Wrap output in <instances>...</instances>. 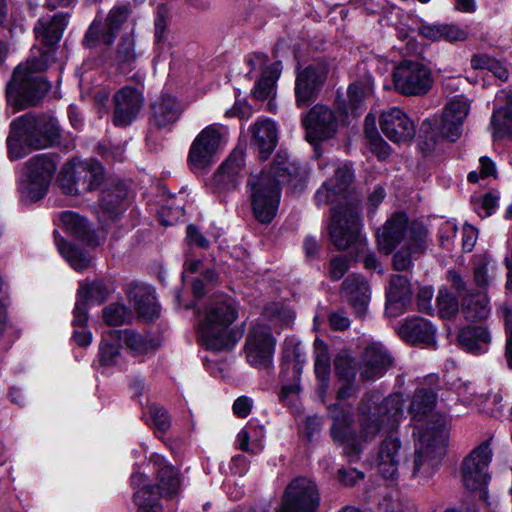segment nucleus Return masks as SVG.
<instances>
[{"label":"nucleus","mask_w":512,"mask_h":512,"mask_svg":"<svg viewBox=\"0 0 512 512\" xmlns=\"http://www.w3.org/2000/svg\"><path fill=\"white\" fill-rule=\"evenodd\" d=\"M227 128L219 124L206 126L193 140L189 151V164L194 172L210 167L227 135Z\"/></svg>","instance_id":"nucleus-13"},{"label":"nucleus","mask_w":512,"mask_h":512,"mask_svg":"<svg viewBox=\"0 0 512 512\" xmlns=\"http://www.w3.org/2000/svg\"><path fill=\"white\" fill-rule=\"evenodd\" d=\"M398 333L403 340L412 344L430 346L435 342V329L428 320L423 318L406 319Z\"/></svg>","instance_id":"nucleus-29"},{"label":"nucleus","mask_w":512,"mask_h":512,"mask_svg":"<svg viewBox=\"0 0 512 512\" xmlns=\"http://www.w3.org/2000/svg\"><path fill=\"white\" fill-rule=\"evenodd\" d=\"M127 295L130 304L140 317L145 320H152L158 316L159 306L150 286L131 284Z\"/></svg>","instance_id":"nucleus-26"},{"label":"nucleus","mask_w":512,"mask_h":512,"mask_svg":"<svg viewBox=\"0 0 512 512\" xmlns=\"http://www.w3.org/2000/svg\"><path fill=\"white\" fill-rule=\"evenodd\" d=\"M349 269V260L344 256L334 257L330 261L329 276L333 280H339Z\"/></svg>","instance_id":"nucleus-54"},{"label":"nucleus","mask_w":512,"mask_h":512,"mask_svg":"<svg viewBox=\"0 0 512 512\" xmlns=\"http://www.w3.org/2000/svg\"><path fill=\"white\" fill-rule=\"evenodd\" d=\"M457 233V226L452 221L444 222L439 230L441 245L445 248H450V245Z\"/></svg>","instance_id":"nucleus-56"},{"label":"nucleus","mask_w":512,"mask_h":512,"mask_svg":"<svg viewBox=\"0 0 512 512\" xmlns=\"http://www.w3.org/2000/svg\"><path fill=\"white\" fill-rule=\"evenodd\" d=\"M113 100V123L119 127L130 125L137 118L144 102L142 93L131 86L118 90Z\"/></svg>","instance_id":"nucleus-22"},{"label":"nucleus","mask_w":512,"mask_h":512,"mask_svg":"<svg viewBox=\"0 0 512 512\" xmlns=\"http://www.w3.org/2000/svg\"><path fill=\"white\" fill-rule=\"evenodd\" d=\"M405 459V450L398 437L391 434L381 441L371 458V465L385 479H396Z\"/></svg>","instance_id":"nucleus-17"},{"label":"nucleus","mask_w":512,"mask_h":512,"mask_svg":"<svg viewBox=\"0 0 512 512\" xmlns=\"http://www.w3.org/2000/svg\"><path fill=\"white\" fill-rule=\"evenodd\" d=\"M370 149L373 153H375L380 159H385L390 154V146L384 141L380 136L370 139Z\"/></svg>","instance_id":"nucleus-62"},{"label":"nucleus","mask_w":512,"mask_h":512,"mask_svg":"<svg viewBox=\"0 0 512 512\" xmlns=\"http://www.w3.org/2000/svg\"><path fill=\"white\" fill-rule=\"evenodd\" d=\"M237 316V306L231 299L211 302L197 328L201 345L213 351L231 349L238 340V334L231 328Z\"/></svg>","instance_id":"nucleus-8"},{"label":"nucleus","mask_w":512,"mask_h":512,"mask_svg":"<svg viewBox=\"0 0 512 512\" xmlns=\"http://www.w3.org/2000/svg\"><path fill=\"white\" fill-rule=\"evenodd\" d=\"M151 110V122L158 128L173 125L183 113L181 103L169 93H162L157 97L151 104Z\"/></svg>","instance_id":"nucleus-24"},{"label":"nucleus","mask_w":512,"mask_h":512,"mask_svg":"<svg viewBox=\"0 0 512 512\" xmlns=\"http://www.w3.org/2000/svg\"><path fill=\"white\" fill-rule=\"evenodd\" d=\"M491 336L483 326H467L458 334L459 345L471 354H483L488 351Z\"/></svg>","instance_id":"nucleus-31"},{"label":"nucleus","mask_w":512,"mask_h":512,"mask_svg":"<svg viewBox=\"0 0 512 512\" xmlns=\"http://www.w3.org/2000/svg\"><path fill=\"white\" fill-rule=\"evenodd\" d=\"M129 16V8L126 5H119L113 7L103 27L94 21L89 30L87 31L84 43L87 47H92L96 42H101L106 45L113 43L116 33L121 25L127 20Z\"/></svg>","instance_id":"nucleus-21"},{"label":"nucleus","mask_w":512,"mask_h":512,"mask_svg":"<svg viewBox=\"0 0 512 512\" xmlns=\"http://www.w3.org/2000/svg\"><path fill=\"white\" fill-rule=\"evenodd\" d=\"M343 292L358 316H363L370 301V287L359 275H350L343 282Z\"/></svg>","instance_id":"nucleus-30"},{"label":"nucleus","mask_w":512,"mask_h":512,"mask_svg":"<svg viewBox=\"0 0 512 512\" xmlns=\"http://www.w3.org/2000/svg\"><path fill=\"white\" fill-rule=\"evenodd\" d=\"M150 418L154 427L161 432H165L170 427V418L162 407H151Z\"/></svg>","instance_id":"nucleus-53"},{"label":"nucleus","mask_w":512,"mask_h":512,"mask_svg":"<svg viewBox=\"0 0 512 512\" xmlns=\"http://www.w3.org/2000/svg\"><path fill=\"white\" fill-rule=\"evenodd\" d=\"M281 73L279 63L265 67L262 70L261 78L256 82L253 95L258 100H264L275 95V85Z\"/></svg>","instance_id":"nucleus-38"},{"label":"nucleus","mask_w":512,"mask_h":512,"mask_svg":"<svg viewBox=\"0 0 512 512\" xmlns=\"http://www.w3.org/2000/svg\"><path fill=\"white\" fill-rule=\"evenodd\" d=\"M186 239L190 245L200 248L208 247V240L199 232L196 226L190 224L186 229Z\"/></svg>","instance_id":"nucleus-59"},{"label":"nucleus","mask_w":512,"mask_h":512,"mask_svg":"<svg viewBox=\"0 0 512 512\" xmlns=\"http://www.w3.org/2000/svg\"><path fill=\"white\" fill-rule=\"evenodd\" d=\"M131 484L137 488L134 493V502L138 506V512H163L162 507L156 501L154 488L142 473H134L131 476Z\"/></svg>","instance_id":"nucleus-32"},{"label":"nucleus","mask_w":512,"mask_h":512,"mask_svg":"<svg viewBox=\"0 0 512 512\" xmlns=\"http://www.w3.org/2000/svg\"><path fill=\"white\" fill-rule=\"evenodd\" d=\"M377 244L381 252L389 255L396 247L393 256L395 270L404 271L412 266L413 259L424 253L427 247V230L417 222H409L404 213L391 215L378 229Z\"/></svg>","instance_id":"nucleus-6"},{"label":"nucleus","mask_w":512,"mask_h":512,"mask_svg":"<svg viewBox=\"0 0 512 512\" xmlns=\"http://www.w3.org/2000/svg\"><path fill=\"white\" fill-rule=\"evenodd\" d=\"M264 316L271 320V325L263 322L255 324L250 329L245 343L247 362L258 369L269 368L273 364L276 339L271 330L288 326L294 319L293 312L280 304L266 307Z\"/></svg>","instance_id":"nucleus-9"},{"label":"nucleus","mask_w":512,"mask_h":512,"mask_svg":"<svg viewBox=\"0 0 512 512\" xmlns=\"http://www.w3.org/2000/svg\"><path fill=\"white\" fill-rule=\"evenodd\" d=\"M104 180L103 166L94 159H74L61 169L58 182L65 194L78 195L97 189Z\"/></svg>","instance_id":"nucleus-10"},{"label":"nucleus","mask_w":512,"mask_h":512,"mask_svg":"<svg viewBox=\"0 0 512 512\" xmlns=\"http://www.w3.org/2000/svg\"><path fill=\"white\" fill-rule=\"evenodd\" d=\"M327 74L328 66L324 62L310 64L298 71L294 89L298 107H306L315 100L324 86Z\"/></svg>","instance_id":"nucleus-16"},{"label":"nucleus","mask_w":512,"mask_h":512,"mask_svg":"<svg viewBox=\"0 0 512 512\" xmlns=\"http://www.w3.org/2000/svg\"><path fill=\"white\" fill-rule=\"evenodd\" d=\"M478 232L477 230L471 226L466 225L463 227L462 231V247L465 252L472 251L476 240H477Z\"/></svg>","instance_id":"nucleus-61"},{"label":"nucleus","mask_w":512,"mask_h":512,"mask_svg":"<svg viewBox=\"0 0 512 512\" xmlns=\"http://www.w3.org/2000/svg\"><path fill=\"white\" fill-rule=\"evenodd\" d=\"M339 477L345 485H354L364 478V474L356 469H348L340 470Z\"/></svg>","instance_id":"nucleus-64"},{"label":"nucleus","mask_w":512,"mask_h":512,"mask_svg":"<svg viewBox=\"0 0 512 512\" xmlns=\"http://www.w3.org/2000/svg\"><path fill=\"white\" fill-rule=\"evenodd\" d=\"M112 340L124 342L126 347L136 356L147 354L155 349V344L148 336L133 330H109Z\"/></svg>","instance_id":"nucleus-35"},{"label":"nucleus","mask_w":512,"mask_h":512,"mask_svg":"<svg viewBox=\"0 0 512 512\" xmlns=\"http://www.w3.org/2000/svg\"><path fill=\"white\" fill-rule=\"evenodd\" d=\"M470 100L458 95L447 102L438 127L440 134L450 140L455 141L462 133V127L470 111Z\"/></svg>","instance_id":"nucleus-20"},{"label":"nucleus","mask_w":512,"mask_h":512,"mask_svg":"<svg viewBox=\"0 0 512 512\" xmlns=\"http://www.w3.org/2000/svg\"><path fill=\"white\" fill-rule=\"evenodd\" d=\"M59 224L65 231L88 245L95 246L98 244V242L94 240V236L89 231L87 222L78 214L71 211L61 212L59 214Z\"/></svg>","instance_id":"nucleus-36"},{"label":"nucleus","mask_w":512,"mask_h":512,"mask_svg":"<svg viewBox=\"0 0 512 512\" xmlns=\"http://www.w3.org/2000/svg\"><path fill=\"white\" fill-rule=\"evenodd\" d=\"M467 38L465 30L453 24H443L442 27V40L447 41H463Z\"/></svg>","instance_id":"nucleus-57"},{"label":"nucleus","mask_w":512,"mask_h":512,"mask_svg":"<svg viewBox=\"0 0 512 512\" xmlns=\"http://www.w3.org/2000/svg\"><path fill=\"white\" fill-rule=\"evenodd\" d=\"M498 197L492 193L485 194L475 209L480 217L485 218L492 215L497 207Z\"/></svg>","instance_id":"nucleus-52"},{"label":"nucleus","mask_w":512,"mask_h":512,"mask_svg":"<svg viewBox=\"0 0 512 512\" xmlns=\"http://www.w3.org/2000/svg\"><path fill=\"white\" fill-rule=\"evenodd\" d=\"M60 136L57 121L52 117L23 115L11 122L7 138L9 157L17 160L24 157L30 148H46Z\"/></svg>","instance_id":"nucleus-7"},{"label":"nucleus","mask_w":512,"mask_h":512,"mask_svg":"<svg viewBox=\"0 0 512 512\" xmlns=\"http://www.w3.org/2000/svg\"><path fill=\"white\" fill-rule=\"evenodd\" d=\"M252 145L262 159H266L275 149L278 141L276 123L270 119H260L251 127Z\"/></svg>","instance_id":"nucleus-27"},{"label":"nucleus","mask_w":512,"mask_h":512,"mask_svg":"<svg viewBox=\"0 0 512 512\" xmlns=\"http://www.w3.org/2000/svg\"><path fill=\"white\" fill-rule=\"evenodd\" d=\"M502 313L507 331L506 359L508 366L512 369V308H502Z\"/></svg>","instance_id":"nucleus-55"},{"label":"nucleus","mask_w":512,"mask_h":512,"mask_svg":"<svg viewBox=\"0 0 512 512\" xmlns=\"http://www.w3.org/2000/svg\"><path fill=\"white\" fill-rule=\"evenodd\" d=\"M306 129V139L316 143L333 137L338 127L334 112L323 105L314 106L303 118Z\"/></svg>","instance_id":"nucleus-18"},{"label":"nucleus","mask_w":512,"mask_h":512,"mask_svg":"<svg viewBox=\"0 0 512 512\" xmlns=\"http://www.w3.org/2000/svg\"><path fill=\"white\" fill-rule=\"evenodd\" d=\"M471 65L474 69H486L493 73L498 79L505 81L508 79V70L499 61L487 56L476 55L471 59Z\"/></svg>","instance_id":"nucleus-46"},{"label":"nucleus","mask_w":512,"mask_h":512,"mask_svg":"<svg viewBox=\"0 0 512 512\" xmlns=\"http://www.w3.org/2000/svg\"><path fill=\"white\" fill-rule=\"evenodd\" d=\"M68 23L67 15L57 13L51 18H41L34 27L36 38L47 48L33 51L25 63L19 64L7 84L6 95L9 104L17 110L36 104L49 90L42 72L53 57V46L62 37Z\"/></svg>","instance_id":"nucleus-1"},{"label":"nucleus","mask_w":512,"mask_h":512,"mask_svg":"<svg viewBox=\"0 0 512 512\" xmlns=\"http://www.w3.org/2000/svg\"><path fill=\"white\" fill-rule=\"evenodd\" d=\"M245 154L241 149H235L214 174L213 182L219 190L236 188L243 176Z\"/></svg>","instance_id":"nucleus-23"},{"label":"nucleus","mask_w":512,"mask_h":512,"mask_svg":"<svg viewBox=\"0 0 512 512\" xmlns=\"http://www.w3.org/2000/svg\"><path fill=\"white\" fill-rule=\"evenodd\" d=\"M315 347V363L314 371L318 380L317 392L319 397L323 400L329 388V375H330V355L327 345L320 339L314 342Z\"/></svg>","instance_id":"nucleus-34"},{"label":"nucleus","mask_w":512,"mask_h":512,"mask_svg":"<svg viewBox=\"0 0 512 512\" xmlns=\"http://www.w3.org/2000/svg\"><path fill=\"white\" fill-rule=\"evenodd\" d=\"M55 242L60 254L74 270L80 272L91 265L92 259L87 253H84L75 246L66 243L62 238H59L56 233Z\"/></svg>","instance_id":"nucleus-40"},{"label":"nucleus","mask_w":512,"mask_h":512,"mask_svg":"<svg viewBox=\"0 0 512 512\" xmlns=\"http://www.w3.org/2000/svg\"><path fill=\"white\" fill-rule=\"evenodd\" d=\"M493 265L486 258L480 259L474 267V282L481 288L485 289L493 280Z\"/></svg>","instance_id":"nucleus-48"},{"label":"nucleus","mask_w":512,"mask_h":512,"mask_svg":"<svg viewBox=\"0 0 512 512\" xmlns=\"http://www.w3.org/2000/svg\"><path fill=\"white\" fill-rule=\"evenodd\" d=\"M491 126L494 138L512 136V93L506 96L504 107L494 110Z\"/></svg>","instance_id":"nucleus-37"},{"label":"nucleus","mask_w":512,"mask_h":512,"mask_svg":"<svg viewBox=\"0 0 512 512\" xmlns=\"http://www.w3.org/2000/svg\"><path fill=\"white\" fill-rule=\"evenodd\" d=\"M436 302L438 313L442 318L449 319L458 311L456 298L445 289L439 291Z\"/></svg>","instance_id":"nucleus-47"},{"label":"nucleus","mask_w":512,"mask_h":512,"mask_svg":"<svg viewBox=\"0 0 512 512\" xmlns=\"http://www.w3.org/2000/svg\"><path fill=\"white\" fill-rule=\"evenodd\" d=\"M263 431L253 426H246L237 435V444L245 452L258 454L263 449Z\"/></svg>","instance_id":"nucleus-44"},{"label":"nucleus","mask_w":512,"mask_h":512,"mask_svg":"<svg viewBox=\"0 0 512 512\" xmlns=\"http://www.w3.org/2000/svg\"><path fill=\"white\" fill-rule=\"evenodd\" d=\"M442 27L443 24H429V23H421L418 27V31L424 37L438 41L442 40Z\"/></svg>","instance_id":"nucleus-58"},{"label":"nucleus","mask_w":512,"mask_h":512,"mask_svg":"<svg viewBox=\"0 0 512 512\" xmlns=\"http://www.w3.org/2000/svg\"><path fill=\"white\" fill-rule=\"evenodd\" d=\"M337 375L343 380L350 382L356 375L353 361L348 356H338L335 360Z\"/></svg>","instance_id":"nucleus-51"},{"label":"nucleus","mask_w":512,"mask_h":512,"mask_svg":"<svg viewBox=\"0 0 512 512\" xmlns=\"http://www.w3.org/2000/svg\"><path fill=\"white\" fill-rule=\"evenodd\" d=\"M120 342L112 340L109 331L105 332L99 346V363L103 367L118 365L121 359Z\"/></svg>","instance_id":"nucleus-45"},{"label":"nucleus","mask_w":512,"mask_h":512,"mask_svg":"<svg viewBox=\"0 0 512 512\" xmlns=\"http://www.w3.org/2000/svg\"><path fill=\"white\" fill-rule=\"evenodd\" d=\"M107 295V291L104 289L102 283L95 282L92 284L82 283L77 293V301L73 310V321L72 324L75 329L85 327L88 315H87V303L90 300L96 302H102Z\"/></svg>","instance_id":"nucleus-25"},{"label":"nucleus","mask_w":512,"mask_h":512,"mask_svg":"<svg viewBox=\"0 0 512 512\" xmlns=\"http://www.w3.org/2000/svg\"><path fill=\"white\" fill-rule=\"evenodd\" d=\"M391 364V359L380 343L368 345L363 354L361 374L366 379L381 377Z\"/></svg>","instance_id":"nucleus-28"},{"label":"nucleus","mask_w":512,"mask_h":512,"mask_svg":"<svg viewBox=\"0 0 512 512\" xmlns=\"http://www.w3.org/2000/svg\"><path fill=\"white\" fill-rule=\"evenodd\" d=\"M253 401L246 397H238L233 404V412L236 416L245 418L247 417L252 409Z\"/></svg>","instance_id":"nucleus-60"},{"label":"nucleus","mask_w":512,"mask_h":512,"mask_svg":"<svg viewBox=\"0 0 512 512\" xmlns=\"http://www.w3.org/2000/svg\"><path fill=\"white\" fill-rule=\"evenodd\" d=\"M319 502L315 483L307 478H296L287 486L278 512H316Z\"/></svg>","instance_id":"nucleus-15"},{"label":"nucleus","mask_w":512,"mask_h":512,"mask_svg":"<svg viewBox=\"0 0 512 512\" xmlns=\"http://www.w3.org/2000/svg\"><path fill=\"white\" fill-rule=\"evenodd\" d=\"M463 313L470 321L484 320L490 314L489 300L485 294L469 295L463 303Z\"/></svg>","instance_id":"nucleus-41"},{"label":"nucleus","mask_w":512,"mask_h":512,"mask_svg":"<svg viewBox=\"0 0 512 512\" xmlns=\"http://www.w3.org/2000/svg\"><path fill=\"white\" fill-rule=\"evenodd\" d=\"M397 92L405 96H424L432 88L434 78L431 69L419 61L404 60L393 71Z\"/></svg>","instance_id":"nucleus-12"},{"label":"nucleus","mask_w":512,"mask_h":512,"mask_svg":"<svg viewBox=\"0 0 512 512\" xmlns=\"http://www.w3.org/2000/svg\"><path fill=\"white\" fill-rule=\"evenodd\" d=\"M373 82L370 77L352 83L348 88V105L352 113L362 108L366 97L373 92Z\"/></svg>","instance_id":"nucleus-43"},{"label":"nucleus","mask_w":512,"mask_h":512,"mask_svg":"<svg viewBox=\"0 0 512 512\" xmlns=\"http://www.w3.org/2000/svg\"><path fill=\"white\" fill-rule=\"evenodd\" d=\"M436 401V394L431 389L421 388L415 392L409 406V413L414 421L420 422L431 417L416 442L414 475L422 470L429 474L438 464L447 446L448 420L442 414H432Z\"/></svg>","instance_id":"nucleus-4"},{"label":"nucleus","mask_w":512,"mask_h":512,"mask_svg":"<svg viewBox=\"0 0 512 512\" xmlns=\"http://www.w3.org/2000/svg\"><path fill=\"white\" fill-rule=\"evenodd\" d=\"M126 208L125 194L122 190L104 191L100 200V219H115Z\"/></svg>","instance_id":"nucleus-39"},{"label":"nucleus","mask_w":512,"mask_h":512,"mask_svg":"<svg viewBox=\"0 0 512 512\" xmlns=\"http://www.w3.org/2000/svg\"><path fill=\"white\" fill-rule=\"evenodd\" d=\"M459 400L464 404H471L474 401L475 390L471 383H460L457 386Z\"/></svg>","instance_id":"nucleus-63"},{"label":"nucleus","mask_w":512,"mask_h":512,"mask_svg":"<svg viewBox=\"0 0 512 512\" xmlns=\"http://www.w3.org/2000/svg\"><path fill=\"white\" fill-rule=\"evenodd\" d=\"M380 396L373 395L361 405V434L350 431L352 417L340 404L329 406V415L334 419L331 432L333 439L342 446L349 461H357L364 444L371 441L382 429L393 430L403 417L404 400L400 393L385 398L379 404Z\"/></svg>","instance_id":"nucleus-2"},{"label":"nucleus","mask_w":512,"mask_h":512,"mask_svg":"<svg viewBox=\"0 0 512 512\" xmlns=\"http://www.w3.org/2000/svg\"><path fill=\"white\" fill-rule=\"evenodd\" d=\"M299 176V167L286 156L278 155L268 170L251 174L247 190L255 218L270 223L277 214L281 185L294 181Z\"/></svg>","instance_id":"nucleus-5"},{"label":"nucleus","mask_w":512,"mask_h":512,"mask_svg":"<svg viewBox=\"0 0 512 512\" xmlns=\"http://www.w3.org/2000/svg\"><path fill=\"white\" fill-rule=\"evenodd\" d=\"M412 290L408 279L402 275H393L386 291L387 302L404 305L410 301Z\"/></svg>","instance_id":"nucleus-42"},{"label":"nucleus","mask_w":512,"mask_h":512,"mask_svg":"<svg viewBox=\"0 0 512 512\" xmlns=\"http://www.w3.org/2000/svg\"><path fill=\"white\" fill-rule=\"evenodd\" d=\"M151 461L157 472V486L160 495L171 497L176 494L180 487V480L176 470L168 465L159 455L152 456Z\"/></svg>","instance_id":"nucleus-33"},{"label":"nucleus","mask_w":512,"mask_h":512,"mask_svg":"<svg viewBox=\"0 0 512 512\" xmlns=\"http://www.w3.org/2000/svg\"><path fill=\"white\" fill-rule=\"evenodd\" d=\"M135 40L133 35L122 38L117 50V59L120 63L130 64L136 59Z\"/></svg>","instance_id":"nucleus-50"},{"label":"nucleus","mask_w":512,"mask_h":512,"mask_svg":"<svg viewBox=\"0 0 512 512\" xmlns=\"http://www.w3.org/2000/svg\"><path fill=\"white\" fill-rule=\"evenodd\" d=\"M353 172L347 165L338 166L332 178L316 191L317 206L339 202L332 208L330 236L337 249L348 248L359 236L360 217L357 203L348 201L347 192L353 180Z\"/></svg>","instance_id":"nucleus-3"},{"label":"nucleus","mask_w":512,"mask_h":512,"mask_svg":"<svg viewBox=\"0 0 512 512\" xmlns=\"http://www.w3.org/2000/svg\"><path fill=\"white\" fill-rule=\"evenodd\" d=\"M380 127L384 135L394 143H407L416 133L413 120L397 107H391L381 113Z\"/></svg>","instance_id":"nucleus-19"},{"label":"nucleus","mask_w":512,"mask_h":512,"mask_svg":"<svg viewBox=\"0 0 512 512\" xmlns=\"http://www.w3.org/2000/svg\"><path fill=\"white\" fill-rule=\"evenodd\" d=\"M129 318V313L121 304H111L103 310V319L111 326L122 325L126 323Z\"/></svg>","instance_id":"nucleus-49"},{"label":"nucleus","mask_w":512,"mask_h":512,"mask_svg":"<svg viewBox=\"0 0 512 512\" xmlns=\"http://www.w3.org/2000/svg\"><path fill=\"white\" fill-rule=\"evenodd\" d=\"M492 459V450L488 444H482L475 448L462 465V479L465 487L469 490L482 491V498L486 499V491L490 475L488 467Z\"/></svg>","instance_id":"nucleus-14"},{"label":"nucleus","mask_w":512,"mask_h":512,"mask_svg":"<svg viewBox=\"0 0 512 512\" xmlns=\"http://www.w3.org/2000/svg\"><path fill=\"white\" fill-rule=\"evenodd\" d=\"M57 168L56 159L48 154H38L26 164L25 180L21 185V195L25 201H38L47 192Z\"/></svg>","instance_id":"nucleus-11"}]
</instances>
